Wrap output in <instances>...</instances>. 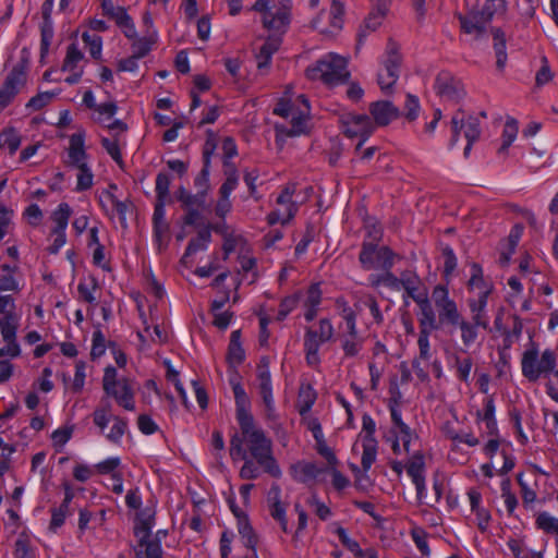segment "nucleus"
<instances>
[{
    "label": "nucleus",
    "mask_w": 558,
    "mask_h": 558,
    "mask_svg": "<svg viewBox=\"0 0 558 558\" xmlns=\"http://www.w3.org/2000/svg\"><path fill=\"white\" fill-rule=\"evenodd\" d=\"M240 433L230 440L232 460H243L239 476L242 480H256L262 471L275 478H280L282 471L272 452V440L265 430L256 425L254 417L238 422Z\"/></svg>",
    "instance_id": "1"
},
{
    "label": "nucleus",
    "mask_w": 558,
    "mask_h": 558,
    "mask_svg": "<svg viewBox=\"0 0 558 558\" xmlns=\"http://www.w3.org/2000/svg\"><path fill=\"white\" fill-rule=\"evenodd\" d=\"M347 60L333 52L327 53L317 60L306 70L310 80L322 81L327 85H339L348 81L350 72L348 71Z\"/></svg>",
    "instance_id": "2"
},
{
    "label": "nucleus",
    "mask_w": 558,
    "mask_h": 558,
    "mask_svg": "<svg viewBox=\"0 0 558 558\" xmlns=\"http://www.w3.org/2000/svg\"><path fill=\"white\" fill-rule=\"evenodd\" d=\"M310 104L304 95L296 97L295 101L281 99L274 109V113L287 119L291 125L287 132L289 136H298L307 131Z\"/></svg>",
    "instance_id": "3"
},
{
    "label": "nucleus",
    "mask_w": 558,
    "mask_h": 558,
    "mask_svg": "<svg viewBox=\"0 0 558 558\" xmlns=\"http://www.w3.org/2000/svg\"><path fill=\"white\" fill-rule=\"evenodd\" d=\"M335 328L329 318H320L316 326L306 328L304 333V353L306 364L313 368L320 364V347L332 340Z\"/></svg>",
    "instance_id": "4"
},
{
    "label": "nucleus",
    "mask_w": 558,
    "mask_h": 558,
    "mask_svg": "<svg viewBox=\"0 0 558 558\" xmlns=\"http://www.w3.org/2000/svg\"><path fill=\"white\" fill-rule=\"evenodd\" d=\"M102 389L119 407L126 411L135 410V391L132 381L126 377L118 378L117 369L113 366L105 368Z\"/></svg>",
    "instance_id": "5"
},
{
    "label": "nucleus",
    "mask_w": 558,
    "mask_h": 558,
    "mask_svg": "<svg viewBox=\"0 0 558 558\" xmlns=\"http://www.w3.org/2000/svg\"><path fill=\"white\" fill-rule=\"evenodd\" d=\"M93 422L106 439L114 445L121 442L128 429V420L119 415H112L109 402L102 401L101 405L94 410Z\"/></svg>",
    "instance_id": "6"
},
{
    "label": "nucleus",
    "mask_w": 558,
    "mask_h": 558,
    "mask_svg": "<svg viewBox=\"0 0 558 558\" xmlns=\"http://www.w3.org/2000/svg\"><path fill=\"white\" fill-rule=\"evenodd\" d=\"M270 0H256L252 10L262 14L263 26L268 31L284 32L290 23L292 0H279L277 7Z\"/></svg>",
    "instance_id": "7"
},
{
    "label": "nucleus",
    "mask_w": 558,
    "mask_h": 558,
    "mask_svg": "<svg viewBox=\"0 0 558 558\" xmlns=\"http://www.w3.org/2000/svg\"><path fill=\"white\" fill-rule=\"evenodd\" d=\"M522 374L531 381L537 380L541 376H548L556 369V355L551 350H545L541 357L536 349L527 350L522 356Z\"/></svg>",
    "instance_id": "8"
},
{
    "label": "nucleus",
    "mask_w": 558,
    "mask_h": 558,
    "mask_svg": "<svg viewBox=\"0 0 558 558\" xmlns=\"http://www.w3.org/2000/svg\"><path fill=\"white\" fill-rule=\"evenodd\" d=\"M396 259H400V256L388 246H378V244L363 241L359 255L363 269L389 270L393 267Z\"/></svg>",
    "instance_id": "9"
},
{
    "label": "nucleus",
    "mask_w": 558,
    "mask_h": 558,
    "mask_svg": "<svg viewBox=\"0 0 558 558\" xmlns=\"http://www.w3.org/2000/svg\"><path fill=\"white\" fill-rule=\"evenodd\" d=\"M471 313V320L465 319L462 315L454 320L451 326L458 327L460 330V338L465 349L473 347L480 336V329L486 330L489 327V316L487 311L469 307Z\"/></svg>",
    "instance_id": "10"
},
{
    "label": "nucleus",
    "mask_w": 558,
    "mask_h": 558,
    "mask_svg": "<svg viewBox=\"0 0 558 558\" xmlns=\"http://www.w3.org/2000/svg\"><path fill=\"white\" fill-rule=\"evenodd\" d=\"M257 391L263 407V415L267 422H277L279 418L274 391L271 375L267 361L263 360L257 367Z\"/></svg>",
    "instance_id": "11"
},
{
    "label": "nucleus",
    "mask_w": 558,
    "mask_h": 558,
    "mask_svg": "<svg viewBox=\"0 0 558 558\" xmlns=\"http://www.w3.org/2000/svg\"><path fill=\"white\" fill-rule=\"evenodd\" d=\"M497 5L486 0L484 7L477 11H471L466 15H459L461 29L474 37H481L486 29V25L490 23Z\"/></svg>",
    "instance_id": "12"
},
{
    "label": "nucleus",
    "mask_w": 558,
    "mask_h": 558,
    "mask_svg": "<svg viewBox=\"0 0 558 558\" xmlns=\"http://www.w3.org/2000/svg\"><path fill=\"white\" fill-rule=\"evenodd\" d=\"M452 124V137L450 140V147L454 146L459 140V135L462 132L468 143L464 148V157H469L472 145L475 143L481 135V128L478 118L473 116L460 117L454 114L451 120Z\"/></svg>",
    "instance_id": "13"
},
{
    "label": "nucleus",
    "mask_w": 558,
    "mask_h": 558,
    "mask_svg": "<svg viewBox=\"0 0 558 558\" xmlns=\"http://www.w3.org/2000/svg\"><path fill=\"white\" fill-rule=\"evenodd\" d=\"M341 128L348 137H359L360 142L355 150L362 148L363 143L375 131V124L372 119L366 114L347 113L341 117Z\"/></svg>",
    "instance_id": "14"
},
{
    "label": "nucleus",
    "mask_w": 558,
    "mask_h": 558,
    "mask_svg": "<svg viewBox=\"0 0 558 558\" xmlns=\"http://www.w3.org/2000/svg\"><path fill=\"white\" fill-rule=\"evenodd\" d=\"M468 288L471 291L477 292L476 298H470L468 300V306L475 308H478V306H481L482 310L487 311L486 308L488 296L492 293L494 287L493 283L484 279L483 269L476 263H473L471 265V277L468 282Z\"/></svg>",
    "instance_id": "15"
},
{
    "label": "nucleus",
    "mask_w": 558,
    "mask_h": 558,
    "mask_svg": "<svg viewBox=\"0 0 558 558\" xmlns=\"http://www.w3.org/2000/svg\"><path fill=\"white\" fill-rule=\"evenodd\" d=\"M384 271V287L388 288L393 292H399L403 290V301L405 304H408L407 298H409L413 292H415L417 286H421L422 280L418 277V275L412 270H404L398 277L391 272V269Z\"/></svg>",
    "instance_id": "16"
},
{
    "label": "nucleus",
    "mask_w": 558,
    "mask_h": 558,
    "mask_svg": "<svg viewBox=\"0 0 558 558\" xmlns=\"http://www.w3.org/2000/svg\"><path fill=\"white\" fill-rule=\"evenodd\" d=\"M432 299L436 308L438 310L439 319L441 323L451 325L461 316L456 301L449 296L447 287L441 284L436 286L433 289Z\"/></svg>",
    "instance_id": "17"
},
{
    "label": "nucleus",
    "mask_w": 558,
    "mask_h": 558,
    "mask_svg": "<svg viewBox=\"0 0 558 558\" xmlns=\"http://www.w3.org/2000/svg\"><path fill=\"white\" fill-rule=\"evenodd\" d=\"M25 83V66L22 64L14 66L0 88V112L12 101Z\"/></svg>",
    "instance_id": "18"
},
{
    "label": "nucleus",
    "mask_w": 558,
    "mask_h": 558,
    "mask_svg": "<svg viewBox=\"0 0 558 558\" xmlns=\"http://www.w3.org/2000/svg\"><path fill=\"white\" fill-rule=\"evenodd\" d=\"M85 131L81 130L73 133L69 138V146L66 148V157L63 159L68 168H80L88 165V154L85 149Z\"/></svg>",
    "instance_id": "19"
},
{
    "label": "nucleus",
    "mask_w": 558,
    "mask_h": 558,
    "mask_svg": "<svg viewBox=\"0 0 558 558\" xmlns=\"http://www.w3.org/2000/svg\"><path fill=\"white\" fill-rule=\"evenodd\" d=\"M409 298L412 299L420 307V329H436V315L428 299V292L423 284L421 283V286H417L415 292H413Z\"/></svg>",
    "instance_id": "20"
},
{
    "label": "nucleus",
    "mask_w": 558,
    "mask_h": 558,
    "mask_svg": "<svg viewBox=\"0 0 558 558\" xmlns=\"http://www.w3.org/2000/svg\"><path fill=\"white\" fill-rule=\"evenodd\" d=\"M388 9V3L384 0H379L368 13L357 32V48L364 44L371 33L376 32L381 26Z\"/></svg>",
    "instance_id": "21"
},
{
    "label": "nucleus",
    "mask_w": 558,
    "mask_h": 558,
    "mask_svg": "<svg viewBox=\"0 0 558 558\" xmlns=\"http://www.w3.org/2000/svg\"><path fill=\"white\" fill-rule=\"evenodd\" d=\"M369 112L373 117V123L376 126H386L399 116V109L388 100H379L369 105Z\"/></svg>",
    "instance_id": "22"
},
{
    "label": "nucleus",
    "mask_w": 558,
    "mask_h": 558,
    "mask_svg": "<svg viewBox=\"0 0 558 558\" xmlns=\"http://www.w3.org/2000/svg\"><path fill=\"white\" fill-rule=\"evenodd\" d=\"M435 89L438 95L449 100H459L464 96L461 83L447 73H440L436 77Z\"/></svg>",
    "instance_id": "23"
},
{
    "label": "nucleus",
    "mask_w": 558,
    "mask_h": 558,
    "mask_svg": "<svg viewBox=\"0 0 558 558\" xmlns=\"http://www.w3.org/2000/svg\"><path fill=\"white\" fill-rule=\"evenodd\" d=\"M468 498L472 512L476 515L477 527L485 532L488 529L492 515L487 509L482 507V494L476 488L468 490Z\"/></svg>",
    "instance_id": "24"
},
{
    "label": "nucleus",
    "mask_w": 558,
    "mask_h": 558,
    "mask_svg": "<svg viewBox=\"0 0 558 558\" xmlns=\"http://www.w3.org/2000/svg\"><path fill=\"white\" fill-rule=\"evenodd\" d=\"M230 384L232 386L234 400H235V414L238 422L252 418L253 415L251 414V400L245 392L242 385L235 380L230 379Z\"/></svg>",
    "instance_id": "25"
},
{
    "label": "nucleus",
    "mask_w": 558,
    "mask_h": 558,
    "mask_svg": "<svg viewBox=\"0 0 558 558\" xmlns=\"http://www.w3.org/2000/svg\"><path fill=\"white\" fill-rule=\"evenodd\" d=\"M137 544L134 546L136 558H162V548L160 539L153 537H136Z\"/></svg>",
    "instance_id": "26"
},
{
    "label": "nucleus",
    "mask_w": 558,
    "mask_h": 558,
    "mask_svg": "<svg viewBox=\"0 0 558 558\" xmlns=\"http://www.w3.org/2000/svg\"><path fill=\"white\" fill-rule=\"evenodd\" d=\"M270 502V515L280 523L284 533L289 532L286 507L281 502V489L278 485H272L268 494Z\"/></svg>",
    "instance_id": "27"
},
{
    "label": "nucleus",
    "mask_w": 558,
    "mask_h": 558,
    "mask_svg": "<svg viewBox=\"0 0 558 558\" xmlns=\"http://www.w3.org/2000/svg\"><path fill=\"white\" fill-rule=\"evenodd\" d=\"M399 50V45L395 40L389 39L384 54L381 70L387 73L397 74L398 76L400 75L402 57Z\"/></svg>",
    "instance_id": "28"
},
{
    "label": "nucleus",
    "mask_w": 558,
    "mask_h": 558,
    "mask_svg": "<svg viewBox=\"0 0 558 558\" xmlns=\"http://www.w3.org/2000/svg\"><path fill=\"white\" fill-rule=\"evenodd\" d=\"M355 307H356V310H360V312L362 311L363 307L368 308L373 320L369 324H367V327H369L372 324L381 325L384 323L383 312L380 311L379 304L374 295H372V294L361 295L355 301Z\"/></svg>",
    "instance_id": "29"
},
{
    "label": "nucleus",
    "mask_w": 558,
    "mask_h": 558,
    "mask_svg": "<svg viewBox=\"0 0 558 558\" xmlns=\"http://www.w3.org/2000/svg\"><path fill=\"white\" fill-rule=\"evenodd\" d=\"M294 192V184L287 185L277 197V208L282 209L286 219H292L299 209L298 204L292 199Z\"/></svg>",
    "instance_id": "30"
},
{
    "label": "nucleus",
    "mask_w": 558,
    "mask_h": 558,
    "mask_svg": "<svg viewBox=\"0 0 558 558\" xmlns=\"http://www.w3.org/2000/svg\"><path fill=\"white\" fill-rule=\"evenodd\" d=\"M157 31L153 29L151 32H148L143 37H135L132 40L131 50L132 54L135 56V58H144L149 53L151 50L154 44L157 41Z\"/></svg>",
    "instance_id": "31"
},
{
    "label": "nucleus",
    "mask_w": 558,
    "mask_h": 558,
    "mask_svg": "<svg viewBox=\"0 0 558 558\" xmlns=\"http://www.w3.org/2000/svg\"><path fill=\"white\" fill-rule=\"evenodd\" d=\"M165 215V204L157 203L154 209L153 222L155 238L159 245L162 244L169 232V225L166 221Z\"/></svg>",
    "instance_id": "32"
},
{
    "label": "nucleus",
    "mask_w": 558,
    "mask_h": 558,
    "mask_svg": "<svg viewBox=\"0 0 558 558\" xmlns=\"http://www.w3.org/2000/svg\"><path fill=\"white\" fill-rule=\"evenodd\" d=\"M71 216L72 208L70 205L68 203H60L50 215V220L53 223L51 232H65Z\"/></svg>",
    "instance_id": "33"
},
{
    "label": "nucleus",
    "mask_w": 558,
    "mask_h": 558,
    "mask_svg": "<svg viewBox=\"0 0 558 558\" xmlns=\"http://www.w3.org/2000/svg\"><path fill=\"white\" fill-rule=\"evenodd\" d=\"M405 471L412 482L425 478V457L422 451L414 452L405 463Z\"/></svg>",
    "instance_id": "34"
},
{
    "label": "nucleus",
    "mask_w": 558,
    "mask_h": 558,
    "mask_svg": "<svg viewBox=\"0 0 558 558\" xmlns=\"http://www.w3.org/2000/svg\"><path fill=\"white\" fill-rule=\"evenodd\" d=\"M20 322V313L0 317V335L3 340H16Z\"/></svg>",
    "instance_id": "35"
},
{
    "label": "nucleus",
    "mask_w": 558,
    "mask_h": 558,
    "mask_svg": "<svg viewBox=\"0 0 558 558\" xmlns=\"http://www.w3.org/2000/svg\"><path fill=\"white\" fill-rule=\"evenodd\" d=\"M245 359V353L241 344V332L234 330L230 336V343L228 348V361L232 365L241 364Z\"/></svg>",
    "instance_id": "36"
},
{
    "label": "nucleus",
    "mask_w": 558,
    "mask_h": 558,
    "mask_svg": "<svg viewBox=\"0 0 558 558\" xmlns=\"http://www.w3.org/2000/svg\"><path fill=\"white\" fill-rule=\"evenodd\" d=\"M339 337L341 349L345 357H355L363 350L365 339L362 335Z\"/></svg>",
    "instance_id": "37"
},
{
    "label": "nucleus",
    "mask_w": 558,
    "mask_h": 558,
    "mask_svg": "<svg viewBox=\"0 0 558 558\" xmlns=\"http://www.w3.org/2000/svg\"><path fill=\"white\" fill-rule=\"evenodd\" d=\"M211 233L208 229L201 230L196 238L191 239L183 255V260L197 252L205 251L210 243Z\"/></svg>",
    "instance_id": "38"
},
{
    "label": "nucleus",
    "mask_w": 558,
    "mask_h": 558,
    "mask_svg": "<svg viewBox=\"0 0 558 558\" xmlns=\"http://www.w3.org/2000/svg\"><path fill=\"white\" fill-rule=\"evenodd\" d=\"M494 49L496 53V64L499 70H502L507 62L506 52V36L500 28L493 29Z\"/></svg>",
    "instance_id": "39"
},
{
    "label": "nucleus",
    "mask_w": 558,
    "mask_h": 558,
    "mask_svg": "<svg viewBox=\"0 0 558 558\" xmlns=\"http://www.w3.org/2000/svg\"><path fill=\"white\" fill-rule=\"evenodd\" d=\"M83 61V52L75 44H71L66 49V54L62 64V71L83 70V65H81Z\"/></svg>",
    "instance_id": "40"
},
{
    "label": "nucleus",
    "mask_w": 558,
    "mask_h": 558,
    "mask_svg": "<svg viewBox=\"0 0 558 558\" xmlns=\"http://www.w3.org/2000/svg\"><path fill=\"white\" fill-rule=\"evenodd\" d=\"M316 391L310 385L302 386L298 397V408L301 415L310 412L316 401Z\"/></svg>",
    "instance_id": "41"
},
{
    "label": "nucleus",
    "mask_w": 558,
    "mask_h": 558,
    "mask_svg": "<svg viewBox=\"0 0 558 558\" xmlns=\"http://www.w3.org/2000/svg\"><path fill=\"white\" fill-rule=\"evenodd\" d=\"M154 524V517L153 514L145 510L141 511L135 521L134 525V534L136 537H146L151 535L150 531Z\"/></svg>",
    "instance_id": "42"
},
{
    "label": "nucleus",
    "mask_w": 558,
    "mask_h": 558,
    "mask_svg": "<svg viewBox=\"0 0 558 558\" xmlns=\"http://www.w3.org/2000/svg\"><path fill=\"white\" fill-rule=\"evenodd\" d=\"M117 111H118V106H117L116 101L110 100V101H106L102 104H98V106L94 110L95 113L93 116V119L96 122L104 125L112 119V117L117 113Z\"/></svg>",
    "instance_id": "43"
},
{
    "label": "nucleus",
    "mask_w": 558,
    "mask_h": 558,
    "mask_svg": "<svg viewBox=\"0 0 558 558\" xmlns=\"http://www.w3.org/2000/svg\"><path fill=\"white\" fill-rule=\"evenodd\" d=\"M295 472L298 473V478L301 482H306L310 480H315L319 476V474L324 471L314 462H301L294 466Z\"/></svg>",
    "instance_id": "44"
},
{
    "label": "nucleus",
    "mask_w": 558,
    "mask_h": 558,
    "mask_svg": "<svg viewBox=\"0 0 558 558\" xmlns=\"http://www.w3.org/2000/svg\"><path fill=\"white\" fill-rule=\"evenodd\" d=\"M433 329H420L417 338L418 356L423 362H429L433 356L429 336Z\"/></svg>",
    "instance_id": "45"
},
{
    "label": "nucleus",
    "mask_w": 558,
    "mask_h": 558,
    "mask_svg": "<svg viewBox=\"0 0 558 558\" xmlns=\"http://www.w3.org/2000/svg\"><path fill=\"white\" fill-rule=\"evenodd\" d=\"M178 201L182 203L184 208L196 207L201 208L205 204L204 193L195 195L187 192L184 187H180L177 192Z\"/></svg>",
    "instance_id": "46"
},
{
    "label": "nucleus",
    "mask_w": 558,
    "mask_h": 558,
    "mask_svg": "<svg viewBox=\"0 0 558 558\" xmlns=\"http://www.w3.org/2000/svg\"><path fill=\"white\" fill-rule=\"evenodd\" d=\"M21 145V136L14 129L0 132V149L8 147L11 155L15 154Z\"/></svg>",
    "instance_id": "47"
},
{
    "label": "nucleus",
    "mask_w": 558,
    "mask_h": 558,
    "mask_svg": "<svg viewBox=\"0 0 558 558\" xmlns=\"http://www.w3.org/2000/svg\"><path fill=\"white\" fill-rule=\"evenodd\" d=\"M518 122L514 119H508L505 123L502 131V144L499 148V153H505L514 142L518 135Z\"/></svg>",
    "instance_id": "48"
},
{
    "label": "nucleus",
    "mask_w": 558,
    "mask_h": 558,
    "mask_svg": "<svg viewBox=\"0 0 558 558\" xmlns=\"http://www.w3.org/2000/svg\"><path fill=\"white\" fill-rule=\"evenodd\" d=\"M535 524L537 529L544 531L545 533L558 535V518L546 511L538 513L535 520Z\"/></svg>",
    "instance_id": "49"
},
{
    "label": "nucleus",
    "mask_w": 558,
    "mask_h": 558,
    "mask_svg": "<svg viewBox=\"0 0 558 558\" xmlns=\"http://www.w3.org/2000/svg\"><path fill=\"white\" fill-rule=\"evenodd\" d=\"M77 174H76V186L75 191L83 192L92 189L94 184V174L89 167V165L76 168Z\"/></svg>",
    "instance_id": "50"
},
{
    "label": "nucleus",
    "mask_w": 558,
    "mask_h": 558,
    "mask_svg": "<svg viewBox=\"0 0 558 558\" xmlns=\"http://www.w3.org/2000/svg\"><path fill=\"white\" fill-rule=\"evenodd\" d=\"M365 239L368 243L378 244L383 238V228L375 218H367L364 222Z\"/></svg>",
    "instance_id": "51"
},
{
    "label": "nucleus",
    "mask_w": 558,
    "mask_h": 558,
    "mask_svg": "<svg viewBox=\"0 0 558 558\" xmlns=\"http://www.w3.org/2000/svg\"><path fill=\"white\" fill-rule=\"evenodd\" d=\"M512 328L511 330H504V345L510 348L515 341H518L522 335L523 323L518 315L512 316Z\"/></svg>",
    "instance_id": "52"
},
{
    "label": "nucleus",
    "mask_w": 558,
    "mask_h": 558,
    "mask_svg": "<svg viewBox=\"0 0 558 558\" xmlns=\"http://www.w3.org/2000/svg\"><path fill=\"white\" fill-rule=\"evenodd\" d=\"M363 453L361 459L362 469L367 472L376 461L378 442H362Z\"/></svg>",
    "instance_id": "53"
},
{
    "label": "nucleus",
    "mask_w": 558,
    "mask_h": 558,
    "mask_svg": "<svg viewBox=\"0 0 558 558\" xmlns=\"http://www.w3.org/2000/svg\"><path fill=\"white\" fill-rule=\"evenodd\" d=\"M101 145L108 153V155L119 165L122 163V154L120 150V137L118 134H113L112 138L102 137Z\"/></svg>",
    "instance_id": "54"
},
{
    "label": "nucleus",
    "mask_w": 558,
    "mask_h": 558,
    "mask_svg": "<svg viewBox=\"0 0 558 558\" xmlns=\"http://www.w3.org/2000/svg\"><path fill=\"white\" fill-rule=\"evenodd\" d=\"M82 40L93 58L99 59L101 57L102 39L100 36L85 32L82 34Z\"/></svg>",
    "instance_id": "55"
},
{
    "label": "nucleus",
    "mask_w": 558,
    "mask_h": 558,
    "mask_svg": "<svg viewBox=\"0 0 558 558\" xmlns=\"http://www.w3.org/2000/svg\"><path fill=\"white\" fill-rule=\"evenodd\" d=\"M343 14L344 8L343 4L337 0H333L330 7L329 19H330V27L332 33L333 31H340L343 25Z\"/></svg>",
    "instance_id": "56"
},
{
    "label": "nucleus",
    "mask_w": 558,
    "mask_h": 558,
    "mask_svg": "<svg viewBox=\"0 0 558 558\" xmlns=\"http://www.w3.org/2000/svg\"><path fill=\"white\" fill-rule=\"evenodd\" d=\"M333 533L337 534L342 545L347 547V549L350 550L352 554H354L355 557H357V555L361 554L362 550L359 543L355 539L351 538L347 530L343 529L342 526H339L336 523H333Z\"/></svg>",
    "instance_id": "57"
},
{
    "label": "nucleus",
    "mask_w": 558,
    "mask_h": 558,
    "mask_svg": "<svg viewBox=\"0 0 558 558\" xmlns=\"http://www.w3.org/2000/svg\"><path fill=\"white\" fill-rule=\"evenodd\" d=\"M376 432V423L372 418V416L365 413L362 417V430L360 433V438L362 442H367L369 439L371 442H377L375 438Z\"/></svg>",
    "instance_id": "58"
},
{
    "label": "nucleus",
    "mask_w": 558,
    "mask_h": 558,
    "mask_svg": "<svg viewBox=\"0 0 558 558\" xmlns=\"http://www.w3.org/2000/svg\"><path fill=\"white\" fill-rule=\"evenodd\" d=\"M454 366H456L457 377L460 380L468 383L470 380V375H471V371L473 367L472 359L456 356L454 357Z\"/></svg>",
    "instance_id": "59"
},
{
    "label": "nucleus",
    "mask_w": 558,
    "mask_h": 558,
    "mask_svg": "<svg viewBox=\"0 0 558 558\" xmlns=\"http://www.w3.org/2000/svg\"><path fill=\"white\" fill-rule=\"evenodd\" d=\"M14 556L16 558H35L34 549L25 534H21L15 541Z\"/></svg>",
    "instance_id": "60"
},
{
    "label": "nucleus",
    "mask_w": 558,
    "mask_h": 558,
    "mask_svg": "<svg viewBox=\"0 0 558 558\" xmlns=\"http://www.w3.org/2000/svg\"><path fill=\"white\" fill-rule=\"evenodd\" d=\"M170 177L167 173H158L156 178V194L158 203L165 204L166 198L169 195Z\"/></svg>",
    "instance_id": "61"
},
{
    "label": "nucleus",
    "mask_w": 558,
    "mask_h": 558,
    "mask_svg": "<svg viewBox=\"0 0 558 558\" xmlns=\"http://www.w3.org/2000/svg\"><path fill=\"white\" fill-rule=\"evenodd\" d=\"M501 497L504 499L505 506L509 513H512L518 506V499L515 495L511 492V483L509 480H504L500 485Z\"/></svg>",
    "instance_id": "62"
},
{
    "label": "nucleus",
    "mask_w": 558,
    "mask_h": 558,
    "mask_svg": "<svg viewBox=\"0 0 558 558\" xmlns=\"http://www.w3.org/2000/svg\"><path fill=\"white\" fill-rule=\"evenodd\" d=\"M518 483L521 488V497L522 502L525 508H529L531 505H533L537 499V494L534 488H532L524 480L523 475H518Z\"/></svg>",
    "instance_id": "63"
},
{
    "label": "nucleus",
    "mask_w": 558,
    "mask_h": 558,
    "mask_svg": "<svg viewBox=\"0 0 558 558\" xmlns=\"http://www.w3.org/2000/svg\"><path fill=\"white\" fill-rule=\"evenodd\" d=\"M411 537L416 545L417 549L423 556H429L430 549L427 544L426 532L422 527H414L411 530Z\"/></svg>",
    "instance_id": "64"
}]
</instances>
